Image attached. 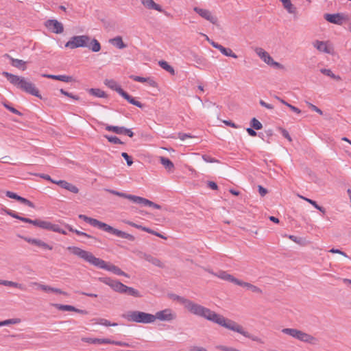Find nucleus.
Here are the masks:
<instances>
[{"label":"nucleus","mask_w":351,"mask_h":351,"mask_svg":"<svg viewBox=\"0 0 351 351\" xmlns=\"http://www.w3.org/2000/svg\"><path fill=\"white\" fill-rule=\"evenodd\" d=\"M71 254L78 256L94 266L111 271L118 276H123L129 278L125 272L123 271L119 267L110 263H106L102 259L95 257L91 252L82 250L75 246H69L66 248Z\"/></svg>","instance_id":"1"},{"label":"nucleus","mask_w":351,"mask_h":351,"mask_svg":"<svg viewBox=\"0 0 351 351\" xmlns=\"http://www.w3.org/2000/svg\"><path fill=\"white\" fill-rule=\"evenodd\" d=\"M170 298L182 304L185 309L191 314L204 317L213 323L218 315V313L211 311L210 308L176 294H171Z\"/></svg>","instance_id":"2"},{"label":"nucleus","mask_w":351,"mask_h":351,"mask_svg":"<svg viewBox=\"0 0 351 351\" xmlns=\"http://www.w3.org/2000/svg\"><path fill=\"white\" fill-rule=\"evenodd\" d=\"M214 323L228 330L241 334L253 341H256L261 344L264 343V341L260 337L249 333L241 325L234 320L225 317L222 315L218 314Z\"/></svg>","instance_id":"3"},{"label":"nucleus","mask_w":351,"mask_h":351,"mask_svg":"<svg viewBox=\"0 0 351 351\" xmlns=\"http://www.w3.org/2000/svg\"><path fill=\"white\" fill-rule=\"evenodd\" d=\"M2 75L5 76L12 84L16 86L18 88H20L23 91L36 96L40 99L42 98L39 93V90L36 87L35 84L29 81H27L25 77L10 73L7 71H3Z\"/></svg>","instance_id":"4"},{"label":"nucleus","mask_w":351,"mask_h":351,"mask_svg":"<svg viewBox=\"0 0 351 351\" xmlns=\"http://www.w3.org/2000/svg\"><path fill=\"white\" fill-rule=\"evenodd\" d=\"M281 332L304 343L315 345L318 342L316 337L296 328H286L282 329Z\"/></svg>","instance_id":"5"},{"label":"nucleus","mask_w":351,"mask_h":351,"mask_svg":"<svg viewBox=\"0 0 351 351\" xmlns=\"http://www.w3.org/2000/svg\"><path fill=\"white\" fill-rule=\"evenodd\" d=\"M122 317L128 322L141 324H151L154 322V315L138 311H130L123 314Z\"/></svg>","instance_id":"6"},{"label":"nucleus","mask_w":351,"mask_h":351,"mask_svg":"<svg viewBox=\"0 0 351 351\" xmlns=\"http://www.w3.org/2000/svg\"><path fill=\"white\" fill-rule=\"evenodd\" d=\"M106 191H108V193H110L111 194L128 199L136 204H144L145 206H152L156 209L161 208V206L159 204H157L147 199H145V198H143V197H141L139 196L127 194V193L119 192V191L112 190V189H106Z\"/></svg>","instance_id":"7"},{"label":"nucleus","mask_w":351,"mask_h":351,"mask_svg":"<svg viewBox=\"0 0 351 351\" xmlns=\"http://www.w3.org/2000/svg\"><path fill=\"white\" fill-rule=\"evenodd\" d=\"M90 40V37L87 35L74 36L66 43L65 47L71 49L78 47H86Z\"/></svg>","instance_id":"8"},{"label":"nucleus","mask_w":351,"mask_h":351,"mask_svg":"<svg viewBox=\"0 0 351 351\" xmlns=\"http://www.w3.org/2000/svg\"><path fill=\"white\" fill-rule=\"evenodd\" d=\"M82 341L84 342L92 343V344L108 343V344H113V345L121 346H130V345L128 343L123 342V341H112V340H110V339H106V338L99 339V338L84 337L82 339Z\"/></svg>","instance_id":"9"},{"label":"nucleus","mask_w":351,"mask_h":351,"mask_svg":"<svg viewBox=\"0 0 351 351\" xmlns=\"http://www.w3.org/2000/svg\"><path fill=\"white\" fill-rule=\"evenodd\" d=\"M154 322L156 319L160 321L171 322L176 319L177 315L176 313L171 308H165L162 311L156 312V314L154 315Z\"/></svg>","instance_id":"10"},{"label":"nucleus","mask_w":351,"mask_h":351,"mask_svg":"<svg viewBox=\"0 0 351 351\" xmlns=\"http://www.w3.org/2000/svg\"><path fill=\"white\" fill-rule=\"evenodd\" d=\"M98 280L100 282L108 285L114 291L120 293H123L125 285H123L121 282L108 277H100L98 278Z\"/></svg>","instance_id":"11"},{"label":"nucleus","mask_w":351,"mask_h":351,"mask_svg":"<svg viewBox=\"0 0 351 351\" xmlns=\"http://www.w3.org/2000/svg\"><path fill=\"white\" fill-rule=\"evenodd\" d=\"M136 255L138 258L145 259L146 261L152 263V265L159 267L164 268L165 264L158 258L152 256L151 254L143 252L141 251H138L136 252Z\"/></svg>","instance_id":"12"},{"label":"nucleus","mask_w":351,"mask_h":351,"mask_svg":"<svg viewBox=\"0 0 351 351\" xmlns=\"http://www.w3.org/2000/svg\"><path fill=\"white\" fill-rule=\"evenodd\" d=\"M104 231L111 233L112 234H114L119 237L128 239L132 241H134V239H135V237L133 235L126 233L125 232L121 231L116 228H114L113 227L110 226L108 224H107L106 228Z\"/></svg>","instance_id":"13"},{"label":"nucleus","mask_w":351,"mask_h":351,"mask_svg":"<svg viewBox=\"0 0 351 351\" xmlns=\"http://www.w3.org/2000/svg\"><path fill=\"white\" fill-rule=\"evenodd\" d=\"M78 217L81 219H83L84 221L88 223L93 227H97L100 230H105L107 223L101 222L96 219H93L89 217H87L85 215L80 214L78 215Z\"/></svg>","instance_id":"14"},{"label":"nucleus","mask_w":351,"mask_h":351,"mask_svg":"<svg viewBox=\"0 0 351 351\" xmlns=\"http://www.w3.org/2000/svg\"><path fill=\"white\" fill-rule=\"evenodd\" d=\"M313 45L320 52L326 53L328 54L334 53L333 47L328 45L326 42L315 40L313 43Z\"/></svg>","instance_id":"15"},{"label":"nucleus","mask_w":351,"mask_h":351,"mask_svg":"<svg viewBox=\"0 0 351 351\" xmlns=\"http://www.w3.org/2000/svg\"><path fill=\"white\" fill-rule=\"evenodd\" d=\"M324 19L328 22H338L341 21H349L350 19L348 15L345 14L343 13H337V14H325Z\"/></svg>","instance_id":"16"},{"label":"nucleus","mask_w":351,"mask_h":351,"mask_svg":"<svg viewBox=\"0 0 351 351\" xmlns=\"http://www.w3.org/2000/svg\"><path fill=\"white\" fill-rule=\"evenodd\" d=\"M210 45L221 51L222 54L228 57H232L233 58H237V56L230 49V48H226L221 45L218 44L214 41L210 42Z\"/></svg>","instance_id":"17"},{"label":"nucleus","mask_w":351,"mask_h":351,"mask_svg":"<svg viewBox=\"0 0 351 351\" xmlns=\"http://www.w3.org/2000/svg\"><path fill=\"white\" fill-rule=\"evenodd\" d=\"M210 273L222 280L233 282L235 285H237V283H238L237 282L239 281V279H237V278H234L233 276L228 274L226 271H219V272H217L216 274H214L213 272H210Z\"/></svg>","instance_id":"18"},{"label":"nucleus","mask_w":351,"mask_h":351,"mask_svg":"<svg viewBox=\"0 0 351 351\" xmlns=\"http://www.w3.org/2000/svg\"><path fill=\"white\" fill-rule=\"evenodd\" d=\"M32 285L37 286L38 289H41V290H43L44 291H46V292L51 291V292H54V293H56L63 294V295H67V293L62 291L60 289L51 287H49L48 285H42V284H40V283H38V282H32Z\"/></svg>","instance_id":"19"},{"label":"nucleus","mask_w":351,"mask_h":351,"mask_svg":"<svg viewBox=\"0 0 351 351\" xmlns=\"http://www.w3.org/2000/svg\"><path fill=\"white\" fill-rule=\"evenodd\" d=\"M254 51L258 57L266 64H269L270 62L272 61L273 58L271 57L269 53H267L261 47H256Z\"/></svg>","instance_id":"20"},{"label":"nucleus","mask_w":351,"mask_h":351,"mask_svg":"<svg viewBox=\"0 0 351 351\" xmlns=\"http://www.w3.org/2000/svg\"><path fill=\"white\" fill-rule=\"evenodd\" d=\"M5 57L9 58L11 62L12 66L21 69L22 71H25L26 69V62L22 60L15 59L11 57L8 54H5Z\"/></svg>","instance_id":"21"},{"label":"nucleus","mask_w":351,"mask_h":351,"mask_svg":"<svg viewBox=\"0 0 351 351\" xmlns=\"http://www.w3.org/2000/svg\"><path fill=\"white\" fill-rule=\"evenodd\" d=\"M56 184L73 193H77L79 192V189L77 186L65 180H58L56 182Z\"/></svg>","instance_id":"22"},{"label":"nucleus","mask_w":351,"mask_h":351,"mask_svg":"<svg viewBox=\"0 0 351 351\" xmlns=\"http://www.w3.org/2000/svg\"><path fill=\"white\" fill-rule=\"evenodd\" d=\"M141 4L148 10H154L162 12V7L156 3L153 0H140Z\"/></svg>","instance_id":"23"},{"label":"nucleus","mask_w":351,"mask_h":351,"mask_svg":"<svg viewBox=\"0 0 351 351\" xmlns=\"http://www.w3.org/2000/svg\"><path fill=\"white\" fill-rule=\"evenodd\" d=\"M24 239L28 242L29 243H31V244H33V245H35L36 246H38L40 247H42V248H44V249H47V250H52V246H50L49 245H48L47 243H45L44 241L40 240V239H32V238H27V237H25L24 238Z\"/></svg>","instance_id":"24"},{"label":"nucleus","mask_w":351,"mask_h":351,"mask_svg":"<svg viewBox=\"0 0 351 351\" xmlns=\"http://www.w3.org/2000/svg\"><path fill=\"white\" fill-rule=\"evenodd\" d=\"M46 28L51 32L61 34L64 31L62 23H45Z\"/></svg>","instance_id":"25"},{"label":"nucleus","mask_w":351,"mask_h":351,"mask_svg":"<svg viewBox=\"0 0 351 351\" xmlns=\"http://www.w3.org/2000/svg\"><path fill=\"white\" fill-rule=\"evenodd\" d=\"M237 282H238L237 285L245 287L246 289H247L248 290L251 291L253 293H262V292H263L262 290L259 287H258L251 283L243 282L240 280H239V281Z\"/></svg>","instance_id":"26"},{"label":"nucleus","mask_w":351,"mask_h":351,"mask_svg":"<svg viewBox=\"0 0 351 351\" xmlns=\"http://www.w3.org/2000/svg\"><path fill=\"white\" fill-rule=\"evenodd\" d=\"M130 78L132 79L133 80H134L136 82H142V83L147 82L149 84V86H151L152 87L157 86V83L156 82V81L154 80L151 77H140V76H136V75H131Z\"/></svg>","instance_id":"27"},{"label":"nucleus","mask_w":351,"mask_h":351,"mask_svg":"<svg viewBox=\"0 0 351 351\" xmlns=\"http://www.w3.org/2000/svg\"><path fill=\"white\" fill-rule=\"evenodd\" d=\"M120 91H121L120 95H121L129 103H130L138 108L143 107V104L140 101L135 100V99L133 98L132 96H130L128 93H126L123 90H120Z\"/></svg>","instance_id":"28"},{"label":"nucleus","mask_w":351,"mask_h":351,"mask_svg":"<svg viewBox=\"0 0 351 351\" xmlns=\"http://www.w3.org/2000/svg\"><path fill=\"white\" fill-rule=\"evenodd\" d=\"M109 43L118 49H123L126 47V45L123 42L122 38L119 36L109 40Z\"/></svg>","instance_id":"29"},{"label":"nucleus","mask_w":351,"mask_h":351,"mask_svg":"<svg viewBox=\"0 0 351 351\" xmlns=\"http://www.w3.org/2000/svg\"><path fill=\"white\" fill-rule=\"evenodd\" d=\"M190 59L199 65H205L206 62L204 57L199 56L197 53L193 51L190 53Z\"/></svg>","instance_id":"30"},{"label":"nucleus","mask_w":351,"mask_h":351,"mask_svg":"<svg viewBox=\"0 0 351 351\" xmlns=\"http://www.w3.org/2000/svg\"><path fill=\"white\" fill-rule=\"evenodd\" d=\"M104 84L112 90L117 91L119 95L121 94L120 90H123L121 86L114 80L106 79Z\"/></svg>","instance_id":"31"},{"label":"nucleus","mask_w":351,"mask_h":351,"mask_svg":"<svg viewBox=\"0 0 351 351\" xmlns=\"http://www.w3.org/2000/svg\"><path fill=\"white\" fill-rule=\"evenodd\" d=\"M86 47H88L90 50H91L93 52H98L101 49L100 43L98 42L97 40L95 38H90V42L87 43V46Z\"/></svg>","instance_id":"32"},{"label":"nucleus","mask_w":351,"mask_h":351,"mask_svg":"<svg viewBox=\"0 0 351 351\" xmlns=\"http://www.w3.org/2000/svg\"><path fill=\"white\" fill-rule=\"evenodd\" d=\"M103 125L105 126L106 130L108 131L113 132L117 134H124V130L125 128V127L113 126V125H109L108 124H104V123H103Z\"/></svg>","instance_id":"33"},{"label":"nucleus","mask_w":351,"mask_h":351,"mask_svg":"<svg viewBox=\"0 0 351 351\" xmlns=\"http://www.w3.org/2000/svg\"><path fill=\"white\" fill-rule=\"evenodd\" d=\"M160 163L168 171H172L174 169L173 163L169 158L164 157V156H160Z\"/></svg>","instance_id":"34"},{"label":"nucleus","mask_w":351,"mask_h":351,"mask_svg":"<svg viewBox=\"0 0 351 351\" xmlns=\"http://www.w3.org/2000/svg\"><path fill=\"white\" fill-rule=\"evenodd\" d=\"M195 10L204 19H205L207 21H210V22H213V17L212 14H211V12L210 11H208L207 10L197 9V8H195Z\"/></svg>","instance_id":"35"},{"label":"nucleus","mask_w":351,"mask_h":351,"mask_svg":"<svg viewBox=\"0 0 351 351\" xmlns=\"http://www.w3.org/2000/svg\"><path fill=\"white\" fill-rule=\"evenodd\" d=\"M88 92L92 95H94L100 98H105L107 97L106 93L99 88H90Z\"/></svg>","instance_id":"36"},{"label":"nucleus","mask_w":351,"mask_h":351,"mask_svg":"<svg viewBox=\"0 0 351 351\" xmlns=\"http://www.w3.org/2000/svg\"><path fill=\"white\" fill-rule=\"evenodd\" d=\"M299 197L300 198H302V199L306 201L307 202H308L309 204H311V205H313L316 209L319 210L320 212H322L323 214H324L326 213V209L320 206H319L317 202L314 200H312L311 199H308L307 197H303L302 195H299Z\"/></svg>","instance_id":"37"},{"label":"nucleus","mask_w":351,"mask_h":351,"mask_svg":"<svg viewBox=\"0 0 351 351\" xmlns=\"http://www.w3.org/2000/svg\"><path fill=\"white\" fill-rule=\"evenodd\" d=\"M284 8L289 12V13H294L295 10V8L292 4L291 0H280Z\"/></svg>","instance_id":"38"},{"label":"nucleus","mask_w":351,"mask_h":351,"mask_svg":"<svg viewBox=\"0 0 351 351\" xmlns=\"http://www.w3.org/2000/svg\"><path fill=\"white\" fill-rule=\"evenodd\" d=\"M320 72L322 73H323L324 75H327V76H329L330 77L335 80H337V81H339L341 80V77L339 75H335L331 70L330 69H320Z\"/></svg>","instance_id":"39"},{"label":"nucleus","mask_w":351,"mask_h":351,"mask_svg":"<svg viewBox=\"0 0 351 351\" xmlns=\"http://www.w3.org/2000/svg\"><path fill=\"white\" fill-rule=\"evenodd\" d=\"M159 65L165 71L170 73L171 75L175 74L174 69L168 64L167 62L162 60L159 62Z\"/></svg>","instance_id":"40"},{"label":"nucleus","mask_w":351,"mask_h":351,"mask_svg":"<svg viewBox=\"0 0 351 351\" xmlns=\"http://www.w3.org/2000/svg\"><path fill=\"white\" fill-rule=\"evenodd\" d=\"M124 288L125 289H123V293H128V295L134 297H140L139 292L136 289L132 287H128L126 285H125Z\"/></svg>","instance_id":"41"},{"label":"nucleus","mask_w":351,"mask_h":351,"mask_svg":"<svg viewBox=\"0 0 351 351\" xmlns=\"http://www.w3.org/2000/svg\"><path fill=\"white\" fill-rule=\"evenodd\" d=\"M54 306L60 311H73L75 307L71 305L55 304Z\"/></svg>","instance_id":"42"},{"label":"nucleus","mask_w":351,"mask_h":351,"mask_svg":"<svg viewBox=\"0 0 351 351\" xmlns=\"http://www.w3.org/2000/svg\"><path fill=\"white\" fill-rule=\"evenodd\" d=\"M2 285L15 287V288L20 289L21 290H25V288L24 287V286L22 284L12 282V281L5 280L4 282H2Z\"/></svg>","instance_id":"43"},{"label":"nucleus","mask_w":351,"mask_h":351,"mask_svg":"<svg viewBox=\"0 0 351 351\" xmlns=\"http://www.w3.org/2000/svg\"><path fill=\"white\" fill-rule=\"evenodd\" d=\"M250 125L252 128H253L254 130H258L263 128L262 123L256 118H252L250 121Z\"/></svg>","instance_id":"44"},{"label":"nucleus","mask_w":351,"mask_h":351,"mask_svg":"<svg viewBox=\"0 0 351 351\" xmlns=\"http://www.w3.org/2000/svg\"><path fill=\"white\" fill-rule=\"evenodd\" d=\"M20 322L19 319H9L0 322V326H7L10 324H15Z\"/></svg>","instance_id":"45"},{"label":"nucleus","mask_w":351,"mask_h":351,"mask_svg":"<svg viewBox=\"0 0 351 351\" xmlns=\"http://www.w3.org/2000/svg\"><path fill=\"white\" fill-rule=\"evenodd\" d=\"M104 137L108 139V141L114 144H123V142H122L118 137L117 136H108V135H104Z\"/></svg>","instance_id":"46"},{"label":"nucleus","mask_w":351,"mask_h":351,"mask_svg":"<svg viewBox=\"0 0 351 351\" xmlns=\"http://www.w3.org/2000/svg\"><path fill=\"white\" fill-rule=\"evenodd\" d=\"M97 324L104 325L106 326H117V323H111L110 321L106 319L100 318L98 319Z\"/></svg>","instance_id":"47"},{"label":"nucleus","mask_w":351,"mask_h":351,"mask_svg":"<svg viewBox=\"0 0 351 351\" xmlns=\"http://www.w3.org/2000/svg\"><path fill=\"white\" fill-rule=\"evenodd\" d=\"M50 227H51V222L40 220V222L39 224V228H40L42 229L49 230Z\"/></svg>","instance_id":"48"},{"label":"nucleus","mask_w":351,"mask_h":351,"mask_svg":"<svg viewBox=\"0 0 351 351\" xmlns=\"http://www.w3.org/2000/svg\"><path fill=\"white\" fill-rule=\"evenodd\" d=\"M122 157L126 160L127 165L131 166L133 164L132 158L125 152L121 154Z\"/></svg>","instance_id":"49"},{"label":"nucleus","mask_w":351,"mask_h":351,"mask_svg":"<svg viewBox=\"0 0 351 351\" xmlns=\"http://www.w3.org/2000/svg\"><path fill=\"white\" fill-rule=\"evenodd\" d=\"M3 106L8 109L9 110L10 112H12V113L15 114H17V115H19V116H21L22 115V113L21 112H19L18 110H16V108L10 106V105L7 104H3Z\"/></svg>","instance_id":"50"},{"label":"nucleus","mask_w":351,"mask_h":351,"mask_svg":"<svg viewBox=\"0 0 351 351\" xmlns=\"http://www.w3.org/2000/svg\"><path fill=\"white\" fill-rule=\"evenodd\" d=\"M143 231H145V232H148V233H150V234H154V235H156V236H157V237H160V238H162V239H166V237H164L163 235H162L160 233L157 232H156V231H154V230H152V229H150V228H143Z\"/></svg>","instance_id":"51"},{"label":"nucleus","mask_w":351,"mask_h":351,"mask_svg":"<svg viewBox=\"0 0 351 351\" xmlns=\"http://www.w3.org/2000/svg\"><path fill=\"white\" fill-rule=\"evenodd\" d=\"M75 233L79 236H83V237H85L86 238H89V239H94L95 241H97V239L90 234H88L84 232H82V231H80L78 230H75Z\"/></svg>","instance_id":"52"},{"label":"nucleus","mask_w":351,"mask_h":351,"mask_svg":"<svg viewBox=\"0 0 351 351\" xmlns=\"http://www.w3.org/2000/svg\"><path fill=\"white\" fill-rule=\"evenodd\" d=\"M271 66H274L276 69H284V66L281 64H280L279 62H277L276 61L274 60V59H272V61L270 62V63L268 64Z\"/></svg>","instance_id":"53"},{"label":"nucleus","mask_w":351,"mask_h":351,"mask_svg":"<svg viewBox=\"0 0 351 351\" xmlns=\"http://www.w3.org/2000/svg\"><path fill=\"white\" fill-rule=\"evenodd\" d=\"M58 80H60V81H62V82H71L72 80V77L67 76V75H58Z\"/></svg>","instance_id":"54"},{"label":"nucleus","mask_w":351,"mask_h":351,"mask_svg":"<svg viewBox=\"0 0 351 351\" xmlns=\"http://www.w3.org/2000/svg\"><path fill=\"white\" fill-rule=\"evenodd\" d=\"M280 130L281 132V134H282V136L286 138L289 141H292V138L290 136L289 132H287V130H286L285 129H283V128H280Z\"/></svg>","instance_id":"55"},{"label":"nucleus","mask_w":351,"mask_h":351,"mask_svg":"<svg viewBox=\"0 0 351 351\" xmlns=\"http://www.w3.org/2000/svg\"><path fill=\"white\" fill-rule=\"evenodd\" d=\"M306 104L311 108L312 110L319 113V114H323V112L322 111V110H320L316 106H315V105H313V104H312L311 103H309V102H306Z\"/></svg>","instance_id":"56"},{"label":"nucleus","mask_w":351,"mask_h":351,"mask_svg":"<svg viewBox=\"0 0 351 351\" xmlns=\"http://www.w3.org/2000/svg\"><path fill=\"white\" fill-rule=\"evenodd\" d=\"M21 203L25 204V205H27L31 208H34V204L30 202L29 200H28L27 199H25L24 197H22V198L21 199V201H20Z\"/></svg>","instance_id":"57"},{"label":"nucleus","mask_w":351,"mask_h":351,"mask_svg":"<svg viewBox=\"0 0 351 351\" xmlns=\"http://www.w3.org/2000/svg\"><path fill=\"white\" fill-rule=\"evenodd\" d=\"M329 252L332 254H339L343 256L344 257H348L347 254L344 252L338 249L332 248L329 250Z\"/></svg>","instance_id":"58"},{"label":"nucleus","mask_w":351,"mask_h":351,"mask_svg":"<svg viewBox=\"0 0 351 351\" xmlns=\"http://www.w3.org/2000/svg\"><path fill=\"white\" fill-rule=\"evenodd\" d=\"M178 136L181 141H184L187 138H193L191 134L182 132L178 133Z\"/></svg>","instance_id":"59"},{"label":"nucleus","mask_w":351,"mask_h":351,"mask_svg":"<svg viewBox=\"0 0 351 351\" xmlns=\"http://www.w3.org/2000/svg\"><path fill=\"white\" fill-rule=\"evenodd\" d=\"M258 193L261 195V196H262V197H264L268 192L265 188L263 187L261 185H258Z\"/></svg>","instance_id":"60"},{"label":"nucleus","mask_w":351,"mask_h":351,"mask_svg":"<svg viewBox=\"0 0 351 351\" xmlns=\"http://www.w3.org/2000/svg\"><path fill=\"white\" fill-rule=\"evenodd\" d=\"M60 230H61V228H60V226L58 225L53 224L51 223V227H50L49 230H52L55 232L59 233L60 232Z\"/></svg>","instance_id":"61"},{"label":"nucleus","mask_w":351,"mask_h":351,"mask_svg":"<svg viewBox=\"0 0 351 351\" xmlns=\"http://www.w3.org/2000/svg\"><path fill=\"white\" fill-rule=\"evenodd\" d=\"M202 158L204 159V161H206L207 162H217V160H215V158H211L210 156H208L206 155H204L202 156Z\"/></svg>","instance_id":"62"},{"label":"nucleus","mask_w":351,"mask_h":351,"mask_svg":"<svg viewBox=\"0 0 351 351\" xmlns=\"http://www.w3.org/2000/svg\"><path fill=\"white\" fill-rule=\"evenodd\" d=\"M287 107H289L293 112H295L297 114H300L301 113V110L298 108H297V107H295V106H293V105H291L290 104H289L287 105Z\"/></svg>","instance_id":"63"},{"label":"nucleus","mask_w":351,"mask_h":351,"mask_svg":"<svg viewBox=\"0 0 351 351\" xmlns=\"http://www.w3.org/2000/svg\"><path fill=\"white\" fill-rule=\"evenodd\" d=\"M189 351H207L206 348L199 346H194L190 348Z\"/></svg>","instance_id":"64"}]
</instances>
